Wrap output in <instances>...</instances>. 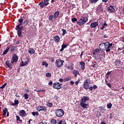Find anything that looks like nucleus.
Masks as SVG:
<instances>
[{
  "instance_id": "18",
  "label": "nucleus",
  "mask_w": 124,
  "mask_h": 124,
  "mask_svg": "<svg viewBox=\"0 0 124 124\" xmlns=\"http://www.w3.org/2000/svg\"><path fill=\"white\" fill-rule=\"evenodd\" d=\"M10 61L5 62V64L9 68H13V65L10 63Z\"/></svg>"
},
{
  "instance_id": "4",
  "label": "nucleus",
  "mask_w": 124,
  "mask_h": 124,
  "mask_svg": "<svg viewBox=\"0 0 124 124\" xmlns=\"http://www.w3.org/2000/svg\"><path fill=\"white\" fill-rule=\"evenodd\" d=\"M113 45L112 43H110L109 42H106L104 43V47L105 49H106V52H110L111 51V49L110 48L112 47Z\"/></svg>"
},
{
  "instance_id": "36",
  "label": "nucleus",
  "mask_w": 124,
  "mask_h": 124,
  "mask_svg": "<svg viewBox=\"0 0 124 124\" xmlns=\"http://www.w3.org/2000/svg\"><path fill=\"white\" fill-rule=\"evenodd\" d=\"M58 124H66V122H65V120H62L60 121Z\"/></svg>"
},
{
  "instance_id": "63",
  "label": "nucleus",
  "mask_w": 124,
  "mask_h": 124,
  "mask_svg": "<svg viewBox=\"0 0 124 124\" xmlns=\"http://www.w3.org/2000/svg\"><path fill=\"white\" fill-rule=\"evenodd\" d=\"M70 83L71 84V85H74V82H73V81H71Z\"/></svg>"
},
{
  "instance_id": "62",
  "label": "nucleus",
  "mask_w": 124,
  "mask_h": 124,
  "mask_svg": "<svg viewBox=\"0 0 124 124\" xmlns=\"http://www.w3.org/2000/svg\"><path fill=\"white\" fill-rule=\"evenodd\" d=\"M107 86H108L109 87V88H111V84L107 83Z\"/></svg>"
},
{
  "instance_id": "53",
  "label": "nucleus",
  "mask_w": 124,
  "mask_h": 124,
  "mask_svg": "<svg viewBox=\"0 0 124 124\" xmlns=\"http://www.w3.org/2000/svg\"><path fill=\"white\" fill-rule=\"evenodd\" d=\"M48 85L49 86H52V85H53V81H52V80H50L48 83Z\"/></svg>"
},
{
  "instance_id": "28",
  "label": "nucleus",
  "mask_w": 124,
  "mask_h": 124,
  "mask_svg": "<svg viewBox=\"0 0 124 124\" xmlns=\"http://www.w3.org/2000/svg\"><path fill=\"white\" fill-rule=\"evenodd\" d=\"M73 73L74 75V76H77V75L78 74H80V73H79V71L76 70H74V71H73Z\"/></svg>"
},
{
  "instance_id": "14",
  "label": "nucleus",
  "mask_w": 124,
  "mask_h": 124,
  "mask_svg": "<svg viewBox=\"0 0 124 124\" xmlns=\"http://www.w3.org/2000/svg\"><path fill=\"white\" fill-rule=\"evenodd\" d=\"M98 26V22H94L91 24L90 28L91 29H95Z\"/></svg>"
},
{
  "instance_id": "37",
  "label": "nucleus",
  "mask_w": 124,
  "mask_h": 124,
  "mask_svg": "<svg viewBox=\"0 0 124 124\" xmlns=\"http://www.w3.org/2000/svg\"><path fill=\"white\" fill-rule=\"evenodd\" d=\"M50 123L51 124H57V120L56 119H51Z\"/></svg>"
},
{
  "instance_id": "8",
  "label": "nucleus",
  "mask_w": 124,
  "mask_h": 124,
  "mask_svg": "<svg viewBox=\"0 0 124 124\" xmlns=\"http://www.w3.org/2000/svg\"><path fill=\"white\" fill-rule=\"evenodd\" d=\"M90 84L91 83L90 82V80L89 79H86V80L84 81V84H83V88L85 90H89V87H90Z\"/></svg>"
},
{
  "instance_id": "23",
  "label": "nucleus",
  "mask_w": 124,
  "mask_h": 124,
  "mask_svg": "<svg viewBox=\"0 0 124 124\" xmlns=\"http://www.w3.org/2000/svg\"><path fill=\"white\" fill-rule=\"evenodd\" d=\"M59 15H60V12L59 11L55 12L54 14V19H57L59 17Z\"/></svg>"
},
{
  "instance_id": "43",
  "label": "nucleus",
  "mask_w": 124,
  "mask_h": 124,
  "mask_svg": "<svg viewBox=\"0 0 124 124\" xmlns=\"http://www.w3.org/2000/svg\"><path fill=\"white\" fill-rule=\"evenodd\" d=\"M68 44H63L62 45V47L64 49L66 48L67 47V46H68Z\"/></svg>"
},
{
  "instance_id": "10",
  "label": "nucleus",
  "mask_w": 124,
  "mask_h": 124,
  "mask_svg": "<svg viewBox=\"0 0 124 124\" xmlns=\"http://www.w3.org/2000/svg\"><path fill=\"white\" fill-rule=\"evenodd\" d=\"M64 61L61 59H57L56 60V65L58 67H61L62 64H63Z\"/></svg>"
},
{
  "instance_id": "39",
  "label": "nucleus",
  "mask_w": 124,
  "mask_h": 124,
  "mask_svg": "<svg viewBox=\"0 0 124 124\" xmlns=\"http://www.w3.org/2000/svg\"><path fill=\"white\" fill-rule=\"evenodd\" d=\"M71 77H68V78H66L64 79V82L69 81V80H71Z\"/></svg>"
},
{
  "instance_id": "48",
  "label": "nucleus",
  "mask_w": 124,
  "mask_h": 124,
  "mask_svg": "<svg viewBox=\"0 0 124 124\" xmlns=\"http://www.w3.org/2000/svg\"><path fill=\"white\" fill-rule=\"evenodd\" d=\"M72 22L74 23V22H77V18L76 17H74L71 19Z\"/></svg>"
},
{
  "instance_id": "25",
  "label": "nucleus",
  "mask_w": 124,
  "mask_h": 124,
  "mask_svg": "<svg viewBox=\"0 0 124 124\" xmlns=\"http://www.w3.org/2000/svg\"><path fill=\"white\" fill-rule=\"evenodd\" d=\"M99 110L102 113H105L106 109L105 107H99Z\"/></svg>"
},
{
  "instance_id": "22",
  "label": "nucleus",
  "mask_w": 124,
  "mask_h": 124,
  "mask_svg": "<svg viewBox=\"0 0 124 124\" xmlns=\"http://www.w3.org/2000/svg\"><path fill=\"white\" fill-rule=\"evenodd\" d=\"M98 9L100 12V13H102L103 12V7H102V5H99L98 7Z\"/></svg>"
},
{
  "instance_id": "11",
  "label": "nucleus",
  "mask_w": 124,
  "mask_h": 124,
  "mask_svg": "<svg viewBox=\"0 0 124 124\" xmlns=\"http://www.w3.org/2000/svg\"><path fill=\"white\" fill-rule=\"evenodd\" d=\"M116 9V7L111 5L108 8V12L110 13H113Z\"/></svg>"
},
{
  "instance_id": "5",
  "label": "nucleus",
  "mask_w": 124,
  "mask_h": 124,
  "mask_svg": "<svg viewBox=\"0 0 124 124\" xmlns=\"http://www.w3.org/2000/svg\"><path fill=\"white\" fill-rule=\"evenodd\" d=\"M36 109L37 111H38L39 112H40V111H42L44 113H46V112H47V108L45 106H39L36 107Z\"/></svg>"
},
{
  "instance_id": "47",
  "label": "nucleus",
  "mask_w": 124,
  "mask_h": 124,
  "mask_svg": "<svg viewBox=\"0 0 124 124\" xmlns=\"http://www.w3.org/2000/svg\"><path fill=\"white\" fill-rule=\"evenodd\" d=\"M6 85H7V83L5 82L1 87H0V89H4Z\"/></svg>"
},
{
  "instance_id": "50",
  "label": "nucleus",
  "mask_w": 124,
  "mask_h": 124,
  "mask_svg": "<svg viewBox=\"0 0 124 124\" xmlns=\"http://www.w3.org/2000/svg\"><path fill=\"white\" fill-rule=\"evenodd\" d=\"M15 104L16 105H18V104H19V101L18 100H15Z\"/></svg>"
},
{
  "instance_id": "38",
  "label": "nucleus",
  "mask_w": 124,
  "mask_h": 124,
  "mask_svg": "<svg viewBox=\"0 0 124 124\" xmlns=\"http://www.w3.org/2000/svg\"><path fill=\"white\" fill-rule=\"evenodd\" d=\"M107 107L108 109H111V108H112V103H109L107 105Z\"/></svg>"
},
{
  "instance_id": "20",
  "label": "nucleus",
  "mask_w": 124,
  "mask_h": 124,
  "mask_svg": "<svg viewBox=\"0 0 124 124\" xmlns=\"http://www.w3.org/2000/svg\"><path fill=\"white\" fill-rule=\"evenodd\" d=\"M65 68L66 69H69V70H73L74 69V64H72V65H70L69 66H66Z\"/></svg>"
},
{
  "instance_id": "12",
  "label": "nucleus",
  "mask_w": 124,
  "mask_h": 124,
  "mask_svg": "<svg viewBox=\"0 0 124 124\" xmlns=\"http://www.w3.org/2000/svg\"><path fill=\"white\" fill-rule=\"evenodd\" d=\"M19 116L22 117V118H23V117H26V116H27V113L26 112V111H25V110L22 109V110H21L20 111H19Z\"/></svg>"
},
{
  "instance_id": "51",
  "label": "nucleus",
  "mask_w": 124,
  "mask_h": 124,
  "mask_svg": "<svg viewBox=\"0 0 124 124\" xmlns=\"http://www.w3.org/2000/svg\"><path fill=\"white\" fill-rule=\"evenodd\" d=\"M54 99H55V100H58L59 99V97L58 96V95H55L54 96Z\"/></svg>"
},
{
  "instance_id": "3",
  "label": "nucleus",
  "mask_w": 124,
  "mask_h": 124,
  "mask_svg": "<svg viewBox=\"0 0 124 124\" xmlns=\"http://www.w3.org/2000/svg\"><path fill=\"white\" fill-rule=\"evenodd\" d=\"M55 115L58 118H62L64 115V111L62 109H58L55 111Z\"/></svg>"
},
{
  "instance_id": "61",
  "label": "nucleus",
  "mask_w": 124,
  "mask_h": 124,
  "mask_svg": "<svg viewBox=\"0 0 124 124\" xmlns=\"http://www.w3.org/2000/svg\"><path fill=\"white\" fill-rule=\"evenodd\" d=\"M108 1V0H102V2H104L105 3H106Z\"/></svg>"
},
{
  "instance_id": "59",
  "label": "nucleus",
  "mask_w": 124,
  "mask_h": 124,
  "mask_svg": "<svg viewBox=\"0 0 124 124\" xmlns=\"http://www.w3.org/2000/svg\"><path fill=\"white\" fill-rule=\"evenodd\" d=\"M111 72H112V71L108 72V73H107L106 75H110V74H111Z\"/></svg>"
},
{
  "instance_id": "42",
  "label": "nucleus",
  "mask_w": 124,
  "mask_h": 124,
  "mask_svg": "<svg viewBox=\"0 0 124 124\" xmlns=\"http://www.w3.org/2000/svg\"><path fill=\"white\" fill-rule=\"evenodd\" d=\"M16 48H17V47H16V46H13L11 48V52H13V51H15V49H16Z\"/></svg>"
},
{
  "instance_id": "49",
  "label": "nucleus",
  "mask_w": 124,
  "mask_h": 124,
  "mask_svg": "<svg viewBox=\"0 0 124 124\" xmlns=\"http://www.w3.org/2000/svg\"><path fill=\"white\" fill-rule=\"evenodd\" d=\"M46 76V77H51V76H52V74H51L50 73H47Z\"/></svg>"
},
{
  "instance_id": "60",
  "label": "nucleus",
  "mask_w": 124,
  "mask_h": 124,
  "mask_svg": "<svg viewBox=\"0 0 124 124\" xmlns=\"http://www.w3.org/2000/svg\"><path fill=\"white\" fill-rule=\"evenodd\" d=\"M104 37V38H108V35H107V34H105Z\"/></svg>"
},
{
  "instance_id": "64",
  "label": "nucleus",
  "mask_w": 124,
  "mask_h": 124,
  "mask_svg": "<svg viewBox=\"0 0 124 124\" xmlns=\"http://www.w3.org/2000/svg\"><path fill=\"white\" fill-rule=\"evenodd\" d=\"M101 124H106V123H105V122H102L101 123Z\"/></svg>"
},
{
  "instance_id": "24",
  "label": "nucleus",
  "mask_w": 124,
  "mask_h": 124,
  "mask_svg": "<svg viewBox=\"0 0 124 124\" xmlns=\"http://www.w3.org/2000/svg\"><path fill=\"white\" fill-rule=\"evenodd\" d=\"M100 50V49H99V48H95L94 50L93 51L92 54L95 56L96 55V53H98Z\"/></svg>"
},
{
  "instance_id": "32",
  "label": "nucleus",
  "mask_w": 124,
  "mask_h": 124,
  "mask_svg": "<svg viewBox=\"0 0 124 124\" xmlns=\"http://www.w3.org/2000/svg\"><path fill=\"white\" fill-rule=\"evenodd\" d=\"M16 122H20V123H23V120H20V117L18 115H16Z\"/></svg>"
},
{
  "instance_id": "29",
  "label": "nucleus",
  "mask_w": 124,
  "mask_h": 124,
  "mask_svg": "<svg viewBox=\"0 0 124 124\" xmlns=\"http://www.w3.org/2000/svg\"><path fill=\"white\" fill-rule=\"evenodd\" d=\"M29 23H30V20L27 19L23 22V25L25 27H27L29 25Z\"/></svg>"
},
{
  "instance_id": "16",
  "label": "nucleus",
  "mask_w": 124,
  "mask_h": 124,
  "mask_svg": "<svg viewBox=\"0 0 124 124\" xmlns=\"http://www.w3.org/2000/svg\"><path fill=\"white\" fill-rule=\"evenodd\" d=\"M114 64H115V66H121V65L122 64L121 60H120V59L116 60L114 62Z\"/></svg>"
},
{
  "instance_id": "30",
  "label": "nucleus",
  "mask_w": 124,
  "mask_h": 124,
  "mask_svg": "<svg viewBox=\"0 0 124 124\" xmlns=\"http://www.w3.org/2000/svg\"><path fill=\"white\" fill-rule=\"evenodd\" d=\"M54 19H55V16H54L53 15H51L48 17V19L49 20V21H53Z\"/></svg>"
},
{
  "instance_id": "26",
  "label": "nucleus",
  "mask_w": 124,
  "mask_h": 124,
  "mask_svg": "<svg viewBox=\"0 0 124 124\" xmlns=\"http://www.w3.org/2000/svg\"><path fill=\"white\" fill-rule=\"evenodd\" d=\"M108 26V24L106 23V22H105L102 25V27H101V30L103 31V30H104L106 26Z\"/></svg>"
},
{
  "instance_id": "7",
  "label": "nucleus",
  "mask_w": 124,
  "mask_h": 124,
  "mask_svg": "<svg viewBox=\"0 0 124 124\" xmlns=\"http://www.w3.org/2000/svg\"><path fill=\"white\" fill-rule=\"evenodd\" d=\"M62 84L59 83V82H56L53 84V89H55L56 90H60V89L62 88Z\"/></svg>"
},
{
  "instance_id": "15",
  "label": "nucleus",
  "mask_w": 124,
  "mask_h": 124,
  "mask_svg": "<svg viewBox=\"0 0 124 124\" xmlns=\"http://www.w3.org/2000/svg\"><path fill=\"white\" fill-rule=\"evenodd\" d=\"M79 64L81 65L80 68L82 70H85V68H86V63L84 61H81L79 62Z\"/></svg>"
},
{
  "instance_id": "6",
  "label": "nucleus",
  "mask_w": 124,
  "mask_h": 124,
  "mask_svg": "<svg viewBox=\"0 0 124 124\" xmlns=\"http://www.w3.org/2000/svg\"><path fill=\"white\" fill-rule=\"evenodd\" d=\"M18 60H19V58L17 56V54L16 53L14 54L12 58L11 59V63H15V62H18Z\"/></svg>"
},
{
  "instance_id": "13",
  "label": "nucleus",
  "mask_w": 124,
  "mask_h": 124,
  "mask_svg": "<svg viewBox=\"0 0 124 124\" xmlns=\"http://www.w3.org/2000/svg\"><path fill=\"white\" fill-rule=\"evenodd\" d=\"M90 100V97L88 96H84L80 100V103H86L87 101Z\"/></svg>"
},
{
  "instance_id": "45",
  "label": "nucleus",
  "mask_w": 124,
  "mask_h": 124,
  "mask_svg": "<svg viewBox=\"0 0 124 124\" xmlns=\"http://www.w3.org/2000/svg\"><path fill=\"white\" fill-rule=\"evenodd\" d=\"M99 0H90L91 3H96L97 1Z\"/></svg>"
},
{
  "instance_id": "9",
  "label": "nucleus",
  "mask_w": 124,
  "mask_h": 124,
  "mask_svg": "<svg viewBox=\"0 0 124 124\" xmlns=\"http://www.w3.org/2000/svg\"><path fill=\"white\" fill-rule=\"evenodd\" d=\"M39 6H40V8H43V7H45V6H47V5H49V2H47L45 3L44 2V0L40 2L38 4Z\"/></svg>"
},
{
  "instance_id": "31",
  "label": "nucleus",
  "mask_w": 124,
  "mask_h": 124,
  "mask_svg": "<svg viewBox=\"0 0 124 124\" xmlns=\"http://www.w3.org/2000/svg\"><path fill=\"white\" fill-rule=\"evenodd\" d=\"M8 111V109H7V108H5L3 110V116H5Z\"/></svg>"
},
{
  "instance_id": "35",
  "label": "nucleus",
  "mask_w": 124,
  "mask_h": 124,
  "mask_svg": "<svg viewBox=\"0 0 124 124\" xmlns=\"http://www.w3.org/2000/svg\"><path fill=\"white\" fill-rule=\"evenodd\" d=\"M46 105L48 107H52V106H53V103L49 102H47L46 103Z\"/></svg>"
},
{
  "instance_id": "54",
  "label": "nucleus",
  "mask_w": 124,
  "mask_h": 124,
  "mask_svg": "<svg viewBox=\"0 0 124 124\" xmlns=\"http://www.w3.org/2000/svg\"><path fill=\"white\" fill-rule=\"evenodd\" d=\"M95 65H96V63L95 62L94 63H93V65H92V67H95Z\"/></svg>"
},
{
  "instance_id": "56",
  "label": "nucleus",
  "mask_w": 124,
  "mask_h": 124,
  "mask_svg": "<svg viewBox=\"0 0 124 124\" xmlns=\"http://www.w3.org/2000/svg\"><path fill=\"white\" fill-rule=\"evenodd\" d=\"M20 43H21V42L20 41L18 40L16 41V44L17 45H19V44H20Z\"/></svg>"
},
{
  "instance_id": "52",
  "label": "nucleus",
  "mask_w": 124,
  "mask_h": 124,
  "mask_svg": "<svg viewBox=\"0 0 124 124\" xmlns=\"http://www.w3.org/2000/svg\"><path fill=\"white\" fill-rule=\"evenodd\" d=\"M39 124H47V122L42 121L41 122L39 123Z\"/></svg>"
},
{
  "instance_id": "44",
  "label": "nucleus",
  "mask_w": 124,
  "mask_h": 124,
  "mask_svg": "<svg viewBox=\"0 0 124 124\" xmlns=\"http://www.w3.org/2000/svg\"><path fill=\"white\" fill-rule=\"evenodd\" d=\"M25 99H28L29 98V94L28 93H26L24 95Z\"/></svg>"
},
{
  "instance_id": "41",
  "label": "nucleus",
  "mask_w": 124,
  "mask_h": 124,
  "mask_svg": "<svg viewBox=\"0 0 124 124\" xmlns=\"http://www.w3.org/2000/svg\"><path fill=\"white\" fill-rule=\"evenodd\" d=\"M42 65L43 66H45L46 67H47V66H48V63H47V62H42Z\"/></svg>"
},
{
  "instance_id": "46",
  "label": "nucleus",
  "mask_w": 124,
  "mask_h": 124,
  "mask_svg": "<svg viewBox=\"0 0 124 124\" xmlns=\"http://www.w3.org/2000/svg\"><path fill=\"white\" fill-rule=\"evenodd\" d=\"M62 34L63 35H64V34H66V30L65 29H62Z\"/></svg>"
},
{
  "instance_id": "55",
  "label": "nucleus",
  "mask_w": 124,
  "mask_h": 124,
  "mask_svg": "<svg viewBox=\"0 0 124 124\" xmlns=\"http://www.w3.org/2000/svg\"><path fill=\"white\" fill-rule=\"evenodd\" d=\"M93 89H94V90H95V89H97V86H96V85H93Z\"/></svg>"
},
{
  "instance_id": "40",
  "label": "nucleus",
  "mask_w": 124,
  "mask_h": 124,
  "mask_svg": "<svg viewBox=\"0 0 124 124\" xmlns=\"http://www.w3.org/2000/svg\"><path fill=\"white\" fill-rule=\"evenodd\" d=\"M31 114H32L33 116H38V115H39V113H38V111L32 112H31Z\"/></svg>"
},
{
  "instance_id": "34",
  "label": "nucleus",
  "mask_w": 124,
  "mask_h": 124,
  "mask_svg": "<svg viewBox=\"0 0 124 124\" xmlns=\"http://www.w3.org/2000/svg\"><path fill=\"white\" fill-rule=\"evenodd\" d=\"M104 43H101L99 46V49L102 50V51H103V49H102V47H103V46H104Z\"/></svg>"
},
{
  "instance_id": "21",
  "label": "nucleus",
  "mask_w": 124,
  "mask_h": 124,
  "mask_svg": "<svg viewBox=\"0 0 124 124\" xmlns=\"http://www.w3.org/2000/svg\"><path fill=\"white\" fill-rule=\"evenodd\" d=\"M28 53H29V54H31V55H33V54L35 53V51L33 49V48H31L29 49Z\"/></svg>"
},
{
  "instance_id": "58",
  "label": "nucleus",
  "mask_w": 124,
  "mask_h": 124,
  "mask_svg": "<svg viewBox=\"0 0 124 124\" xmlns=\"http://www.w3.org/2000/svg\"><path fill=\"white\" fill-rule=\"evenodd\" d=\"M59 82H60V83H62V82H63V79L62 78L59 79Z\"/></svg>"
},
{
  "instance_id": "19",
  "label": "nucleus",
  "mask_w": 124,
  "mask_h": 124,
  "mask_svg": "<svg viewBox=\"0 0 124 124\" xmlns=\"http://www.w3.org/2000/svg\"><path fill=\"white\" fill-rule=\"evenodd\" d=\"M53 39L55 42L58 43L61 40V38H60V36L57 35L54 37Z\"/></svg>"
},
{
  "instance_id": "57",
  "label": "nucleus",
  "mask_w": 124,
  "mask_h": 124,
  "mask_svg": "<svg viewBox=\"0 0 124 124\" xmlns=\"http://www.w3.org/2000/svg\"><path fill=\"white\" fill-rule=\"evenodd\" d=\"M93 86L89 87V89L90 90V91H93Z\"/></svg>"
},
{
  "instance_id": "2",
  "label": "nucleus",
  "mask_w": 124,
  "mask_h": 124,
  "mask_svg": "<svg viewBox=\"0 0 124 124\" xmlns=\"http://www.w3.org/2000/svg\"><path fill=\"white\" fill-rule=\"evenodd\" d=\"M88 22V17L86 16H81L80 19L77 22V24L78 25V26H82L86 24Z\"/></svg>"
},
{
  "instance_id": "27",
  "label": "nucleus",
  "mask_w": 124,
  "mask_h": 124,
  "mask_svg": "<svg viewBox=\"0 0 124 124\" xmlns=\"http://www.w3.org/2000/svg\"><path fill=\"white\" fill-rule=\"evenodd\" d=\"M9 49H10V47H8L6 50H4L2 53V55H6L7 53H8V51H9Z\"/></svg>"
},
{
  "instance_id": "1",
  "label": "nucleus",
  "mask_w": 124,
  "mask_h": 124,
  "mask_svg": "<svg viewBox=\"0 0 124 124\" xmlns=\"http://www.w3.org/2000/svg\"><path fill=\"white\" fill-rule=\"evenodd\" d=\"M23 18H20L18 19V22L19 24H18L16 27V30L17 31V33L18 37H21L22 36V31H23V29L24 27L21 26L23 25Z\"/></svg>"
},
{
  "instance_id": "17",
  "label": "nucleus",
  "mask_w": 124,
  "mask_h": 124,
  "mask_svg": "<svg viewBox=\"0 0 124 124\" xmlns=\"http://www.w3.org/2000/svg\"><path fill=\"white\" fill-rule=\"evenodd\" d=\"M80 105L81 107L83 108V109H87L89 107V105L88 104H86L85 103H80Z\"/></svg>"
},
{
  "instance_id": "33",
  "label": "nucleus",
  "mask_w": 124,
  "mask_h": 124,
  "mask_svg": "<svg viewBox=\"0 0 124 124\" xmlns=\"http://www.w3.org/2000/svg\"><path fill=\"white\" fill-rule=\"evenodd\" d=\"M27 64H28L27 61H25V62H24V61H22L21 62V64H20V66H25V65H27Z\"/></svg>"
}]
</instances>
